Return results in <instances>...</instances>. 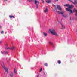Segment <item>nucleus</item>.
<instances>
[{"label":"nucleus","instance_id":"1","mask_svg":"<svg viewBox=\"0 0 77 77\" xmlns=\"http://www.w3.org/2000/svg\"><path fill=\"white\" fill-rule=\"evenodd\" d=\"M57 9H58L59 11H62V8L59 5H58L57 6ZM57 12L58 13V14H61L62 16V15H63L65 13V11H62V12H60V11H57Z\"/></svg>","mask_w":77,"mask_h":77},{"label":"nucleus","instance_id":"2","mask_svg":"<svg viewBox=\"0 0 77 77\" xmlns=\"http://www.w3.org/2000/svg\"><path fill=\"white\" fill-rule=\"evenodd\" d=\"M49 32H50L52 35H54V36H57L58 37L59 36V35H58L57 33H56V32L55 31V30L54 29H50Z\"/></svg>","mask_w":77,"mask_h":77},{"label":"nucleus","instance_id":"3","mask_svg":"<svg viewBox=\"0 0 77 77\" xmlns=\"http://www.w3.org/2000/svg\"><path fill=\"white\" fill-rule=\"evenodd\" d=\"M74 8V5H69V8H66V11L68 12H70V13H71V14H72V13H73L72 12V10L70 9V8Z\"/></svg>","mask_w":77,"mask_h":77},{"label":"nucleus","instance_id":"4","mask_svg":"<svg viewBox=\"0 0 77 77\" xmlns=\"http://www.w3.org/2000/svg\"><path fill=\"white\" fill-rule=\"evenodd\" d=\"M2 66L3 68L5 69V71L7 72V73H8V69L6 68L5 66V65L4 64V63L2 62Z\"/></svg>","mask_w":77,"mask_h":77},{"label":"nucleus","instance_id":"5","mask_svg":"<svg viewBox=\"0 0 77 77\" xmlns=\"http://www.w3.org/2000/svg\"><path fill=\"white\" fill-rule=\"evenodd\" d=\"M35 3L37 6L36 8L38 9V5L39 4V1H37V0H35Z\"/></svg>","mask_w":77,"mask_h":77},{"label":"nucleus","instance_id":"6","mask_svg":"<svg viewBox=\"0 0 77 77\" xmlns=\"http://www.w3.org/2000/svg\"><path fill=\"white\" fill-rule=\"evenodd\" d=\"M68 0L69 2H72V3H73V4H74V5H75V6H76V7H77V4H76V3H75V2H73V1H72V0Z\"/></svg>","mask_w":77,"mask_h":77},{"label":"nucleus","instance_id":"7","mask_svg":"<svg viewBox=\"0 0 77 77\" xmlns=\"http://www.w3.org/2000/svg\"><path fill=\"white\" fill-rule=\"evenodd\" d=\"M73 12H75V15L76 17H77V10L76 9H75V8H74V9L73 10Z\"/></svg>","mask_w":77,"mask_h":77},{"label":"nucleus","instance_id":"8","mask_svg":"<svg viewBox=\"0 0 77 77\" xmlns=\"http://www.w3.org/2000/svg\"><path fill=\"white\" fill-rule=\"evenodd\" d=\"M60 24L61 25V27H63V29H65V26H64L63 24H62L60 23Z\"/></svg>","mask_w":77,"mask_h":77},{"label":"nucleus","instance_id":"9","mask_svg":"<svg viewBox=\"0 0 77 77\" xmlns=\"http://www.w3.org/2000/svg\"><path fill=\"white\" fill-rule=\"evenodd\" d=\"M9 17H10V18L11 19L12 18H15V16H14L10 15L9 16Z\"/></svg>","mask_w":77,"mask_h":77},{"label":"nucleus","instance_id":"10","mask_svg":"<svg viewBox=\"0 0 77 77\" xmlns=\"http://www.w3.org/2000/svg\"><path fill=\"white\" fill-rule=\"evenodd\" d=\"M44 12H48V9L47 8H46L45 9L44 11Z\"/></svg>","mask_w":77,"mask_h":77},{"label":"nucleus","instance_id":"11","mask_svg":"<svg viewBox=\"0 0 77 77\" xmlns=\"http://www.w3.org/2000/svg\"><path fill=\"white\" fill-rule=\"evenodd\" d=\"M15 48V47L14 46H13L11 47V50H14Z\"/></svg>","mask_w":77,"mask_h":77},{"label":"nucleus","instance_id":"12","mask_svg":"<svg viewBox=\"0 0 77 77\" xmlns=\"http://www.w3.org/2000/svg\"><path fill=\"white\" fill-rule=\"evenodd\" d=\"M62 16L64 18H66V19L67 15H62Z\"/></svg>","mask_w":77,"mask_h":77},{"label":"nucleus","instance_id":"13","mask_svg":"<svg viewBox=\"0 0 77 77\" xmlns=\"http://www.w3.org/2000/svg\"><path fill=\"white\" fill-rule=\"evenodd\" d=\"M10 77H13V76H14V75H13V73H12V72L10 74Z\"/></svg>","mask_w":77,"mask_h":77},{"label":"nucleus","instance_id":"14","mask_svg":"<svg viewBox=\"0 0 77 77\" xmlns=\"http://www.w3.org/2000/svg\"><path fill=\"white\" fill-rule=\"evenodd\" d=\"M51 0H48L46 1V2H47V3H51Z\"/></svg>","mask_w":77,"mask_h":77},{"label":"nucleus","instance_id":"15","mask_svg":"<svg viewBox=\"0 0 77 77\" xmlns=\"http://www.w3.org/2000/svg\"><path fill=\"white\" fill-rule=\"evenodd\" d=\"M43 35L45 36H47V34L45 32H43Z\"/></svg>","mask_w":77,"mask_h":77},{"label":"nucleus","instance_id":"16","mask_svg":"<svg viewBox=\"0 0 77 77\" xmlns=\"http://www.w3.org/2000/svg\"><path fill=\"white\" fill-rule=\"evenodd\" d=\"M49 43L51 45H53V43L50 42H49Z\"/></svg>","mask_w":77,"mask_h":77},{"label":"nucleus","instance_id":"17","mask_svg":"<svg viewBox=\"0 0 77 77\" xmlns=\"http://www.w3.org/2000/svg\"><path fill=\"white\" fill-rule=\"evenodd\" d=\"M64 6L66 7L69 6V4L64 5Z\"/></svg>","mask_w":77,"mask_h":77},{"label":"nucleus","instance_id":"18","mask_svg":"<svg viewBox=\"0 0 77 77\" xmlns=\"http://www.w3.org/2000/svg\"><path fill=\"white\" fill-rule=\"evenodd\" d=\"M57 62L58 64H60L61 63V61L60 60L58 61Z\"/></svg>","mask_w":77,"mask_h":77},{"label":"nucleus","instance_id":"19","mask_svg":"<svg viewBox=\"0 0 77 77\" xmlns=\"http://www.w3.org/2000/svg\"><path fill=\"white\" fill-rule=\"evenodd\" d=\"M14 73L16 74H17V71H16V70H15V69L14 70Z\"/></svg>","mask_w":77,"mask_h":77},{"label":"nucleus","instance_id":"20","mask_svg":"<svg viewBox=\"0 0 77 77\" xmlns=\"http://www.w3.org/2000/svg\"><path fill=\"white\" fill-rule=\"evenodd\" d=\"M44 65H45V66H48V64H47V63H45L44 64Z\"/></svg>","mask_w":77,"mask_h":77},{"label":"nucleus","instance_id":"21","mask_svg":"<svg viewBox=\"0 0 77 77\" xmlns=\"http://www.w3.org/2000/svg\"><path fill=\"white\" fill-rule=\"evenodd\" d=\"M5 49H11V48H10L9 47L5 48Z\"/></svg>","mask_w":77,"mask_h":77},{"label":"nucleus","instance_id":"22","mask_svg":"<svg viewBox=\"0 0 77 77\" xmlns=\"http://www.w3.org/2000/svg\"><path fill=\"white\" fill-rule=\"evenodd\" d=\"M74 1H75V2L76 3H76L77 4V0H74Z\"/></svg>","mask_w":77,"mask_h":77},{"label":"nucleus","instance_id":"23","mask_svg":"<svg viewBox=\"0 0 77 77\" xmlns=\"http://www.w3.org/2000/svg\"><path fill=\"white\" fill-rule=\"evenodd\" d=\"M1 34H3L4 33V32L3 31H2L1 32Z\"/></svg>","mask_w":77,"mask_h":77},{"label":"nucleus","instance_id":"24","mask_svg":"<svg viewBox=\"0 0 77 77\" xmlns=\"http://www.w3.org/2000/svg\"><path fill=\"white\" fill-rule=\"evenodd\" d=\"M42 2H43V3H44V0H41Z\"/></svg>","mask_w":77,"mask_h":77},{"label":"nucleus","instance_id":"25","mask_svg":"<svg viewBox=\"0 0 77 77\" xmlns=\"http://www.w3.org/2000/svg\"><path fill=\"white\" fill-rule=\"evenodd\" d=\"M6 47H8V45L7 44H6L5 45Z\"/></svg>","mask_w":77,"mask_h":77},{"label":"nucleus","instance_id":"26","mask_svg":"<svg viewBox=\"0 0 77 77\" xmlns=\"http://www.w3.org/2000/svg\"><path fill=\"white\" fill-rule=\"evenodd\" d=\"M74 20H77V18H74Z\"/></svg>","mask_w":77,"mask_h":77},{"label":"nucleus","instance_id":"27","mask_svg":"<svg viewBox=\"0 0 77 77\" xmlns=\"http://www.w3.org/2000/svg\"><path fill=\"white\" fill-rule=\"evenodd\" d=\"M58 0H54L55 2H58Z\"/></svg>","mask_w":77,"mask_h":77},{"label":"nucleus","instance_id":"28","mask_svg":"<svg viewBox=\"0 0 77 77\" xmlns=\"http://www.w3.org/2000/svg\"><path fill=\"white\" fill-rule=\"evenodd\" d=\"M5 53H6V54H8V52H5Z\"/></svg>","mask_w":77,"mask_h":77},{"label":"nucleus","instance_id":"29","mask_svg":"<svg viewBox=\"0 0 77 77\" xmlns=\"http://www.w3.org/2000/svg\"><path fill=\"white\" fill-rule=\"evenodd\" d=\"M70 20H71V17H70Z\"/></svg>","mask_w":77,"mask_h":77},{"label":"nucleus","instance_id":"30","mask_svg":"<svg viewBox=\"0 0 77 77\" xmlns=\"http://www.w3.org/2000/svg\"><path fill=\"white\" fill-rule=\"evenodd\" d=\"M41 71H42V68H41L40 70V72H41Z\"/></svg>","mask_w":77,"mask_h":77},{"label":"nucleus","instance_id":"31","mask_svg":"<svg viewBox=\"0 0 77 77\" xmlns=\"http://www.w3.org/2000/svg\"><path fill=\"white\" fill-rule=\"evenodd\" d=\"M0 44H2V42L1 41H0Z\"/></svg>","mask_w":77,"mask_h":77},{"label":"nucleus","instance_id":"32","mask_svg":"<svg viewBox=\"0 0 77 77\" xmlns=\"http://www.w3.org/2000/svg\"><path fill=\"white\" fill-rule=\"evenodd\" d=\"M55 10H56V9L55 8V9H54V11H55Z\"/></svg>","mask_w":77,"mask_h":77},{"label":"nucleus","instance_id":"33","mask_svg":"<svg viewBox=\"0 0 77 77\" xmlns=\"http://www.w3.org/2000/svg\"><path fill=\"white\" fill-rule=\"evenodd\" d=\"M0 28H2V26H1L0 25Z\"/></svg>","mask_w":77,"mask_h":77},{"label":"nucleus","instance_id":"34","mask_svg":"<svg viewBox=\"0 0 77 77\" xmlns=\"http://www.w3.org/2000/svg\"><path fill=\"white\" fill-rule=\"evenodd\" d=\"M30 1H33V0H30Z\"/></svg>","mask_w":77,"mask_h":77},{"label":"nucleus","instance_id":"35","mask_svg":"<svg viewBox=\"0 0 77 77\" xmlns=\"http://www.w3.org/2000/svg\"><path fill=\"white\" fill-rule=\"evenodd\" d=\"M5 0V1H8V0Z\"/></svg>","mask_w":77,"mask_h":77},{"label":"nucleus","instance_id":"36","mask_svg":"<svg viewBox=\"0 0 77 77\" xmlns=\"http://www.w3.org/2000/svg\"><path fill=\"white\" fill-rule=\"evenodd\" d=\"M37 77H39V75H38Z\"/></svg>","mask_w":77,"mask_h":77}]
</instances>
